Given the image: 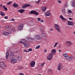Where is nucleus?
I'll return each instance as SVG.
<instances>
[{
  "label": "nucleus",
  "mask_w": 75,
  "mask_h": 75,
  "mask_svg": "<svg viewBox=\"0 0 75 75\" xmlns=\"http://www.w3.org/2000/svg\"><path fill=\"white\" fill-rule=\"evenodd\" d=\"M28 40L29 41H36V40H35L34 38H31L30 37L28 38Z\"/></svg>",
  "instance_id": "10"
},
{
  "label": "nucleus",
  "mask_w": 75,
  "mask_h": 75,
  "mask_svg": "<svg viewBox=\"0 0 75 75\" xmlns=\"http://www.w3.org/2000/svg\"><path fill=\"white\" fill-rule=\"evenodd\" d=\"M15 30V29H11V31H15V30Z\"/></svg>",
  "instance_id": "44"
},
{
  "label": "nucleus",
  "mask_w": 75,
  "mask_h": 75,
  "mask_svg": "<svg viewBox=\"0 0 75 75\" xmlns=\"http://www.w3.org/2000/svg\"><path fill=\"white\" fill-rule=\"evenodd\" d=\"M46 9H47V7L45 6L43 7L42 8V11H43V12H45L46 10Z\"/></svg>",
  "instance_id": "21"
},
{
  "label": "nucleus",
  "mask_w": 75,
  "mask_h": 75,
  "mask_svg": "<svg viewBox=\"0 0 75 75\" xmlns=\"http://www.w3.org/2000/svg\"><path fill=\"white\" fill-rule=\"evenodd\" d=\"M0 66L1 68H3L5 69L6 68V64L4 63V62H1L0 63Z\"/></svg>",
  "instance_id": "2"
},
{
  "label": "nucleus",
  "mask_w": 75,
  "mask_h": 75,
  "mask_svg": "<svg viewBox=\"0 0 75 75\" xmlns=\"http://www.w3.org/2000/svg\"><path fill=\"white\" fill-rule=\"evenodd\" d=\"M25 42H26V40L25 39H23L21 40V43L22 44H24V43H25Z\"/></svg>",
  "instance_id": "25"
},
{
  "label": "nucleus",
  "mask_w": 75,
  "mask_h": 75,
  "mask_svg": "<svg viewBox=\"0 0 75 75\" xmlns=\"http://www.w3.org/2000/svg\"><path fill=\"white\" fill-rule=\"evenodd\" d=\"M58 44V42H56L55 43L54 45V47H57V44Z\"/></svg>",
  "instance_id": "34"
},
{
  "label": "nucleus",
  "mask_w": 75,
  "mask_h": 75,
  "mask_svg": "<svg viewBox=\"0 0 75 75\" xmlns=\"http://www.w3.org/2000/svg\"><path fill=\"white\" fill-rule=\"evenodd\" d=\"M63 57H64V58L65 59L68 60L69 59V55L68 54H63Z\"/></svg>",
  "instance_id": "6"
},
{
  "label": "nucleus",
  "mask_w": 75,
  "mask_h": 75,
  "mask_svg": "<svg viewBox=\"0 0 75 75\" xmlns=\"http://www.w3.org/2000/svg\"><path fill=\"white\" fill-rule=\"evenodd\" d=\"M24 11V10L22 9H21L18 11V12H19V13H23Z\"/></svg>",
  "instance_id": "20"
},
{
  "label": "nucleus",
  "mask_w": 75,
  "mask_h": 75,
  "mask_svg": "<svg viewBox=\"0 0 75 75\" xmlns=\"http://www.w3.org/2000/svg\"><path fill=\"white\" fill-rule=\"evenodd\" d=\"M61 11L63 13H66V11H65V8H63L61 10Z\"/></svg>",
  "instance_id": "24"
},
{
  "label": "nucleus",
  "mask_w": 75,
  "mask_h": 75,
  "mask_svg": "<svg viewBox=\"0 0 75 75\" xmlns=\"http://www.w3.org/2000/svg\"><path fill=\"white\" fill-rule=\"evenodd\" d=\"M12 21H14V20L13 19H11Z\"/></svg>",
  "instance_id": "52"
},
{
  "label": "nucleus",
  "mask_w": 75,
  "mask_h": 75,
  "mask_svg": "<svg viewBox=\"0 0 75 75\" xmlns=\"http://www.w3.org/2000/svg\"><path fill=\"white\" fill-rule=\"evenodd\" d=\"M45 14L47 16H51V13H50L49 11L46 12L45 13Z\"/></svg>",
  "instance_id": "11"
},
{
  "label": "nucleus",
  "mask_w": 75,
  "mask_h": 75,
  "mask_svg": "<svg viewBox=\"0 0 75 75\" xmlns=\"http://www.w3.org/2000/svg\"><path fill=\"white\" fill-rule=\"evenodd\" d=\"M30 6L31 5H30V4H27L26 5H23V6L22 8H25L27 7H30Z\"/></svg>",
  "instance_id": "12"
},
{
  "label": "nucleus",
  "mask_w": 75,
  "mask_h": 75,
  "mask_svg": "<svg viewBox=\"0 0 75 75\" xmlns=\"http://www.w3.org/2000/svg\"><path fill=\"white\" fill-rule=\"evenodd\" d=\"M74 55H75V52H74Z\"/></svg>",
  "instance_id": "58"
},
{
  "label": "nucleus",
  "mask_w": 75,
  "mask_h": 75,
  "mask_svg": "<svg viewBox=\"0 0 75 75\" xmlns=\"http://www.w3.org/2000/svg\"><path fill=\"white\" fill-rule=\"evenodd\" d=\"M69 58L68 60H69V59H70L71 61H72V59H74V57L73 56H70V57H69Z\"/></svg>",
  "instance_id": "28"
},
{
  "label": "nucleus",
  "mask_w": 75,
  "mask_h": 75,
  "mask_svg": "<svg viewBox=\"0 0 75 75\" xmlns=\"http://www.w3.org/2000/svg\"><path fill=\"white\" fill-rule=\"evenodd\" d=\"M1 28V27H0V28Z\"/></svg>",
  "instance_id": "60"
},
{
  "label": "nucleus",
  "mask_w": 75,
  "mask_h": 75,
  "mask_svg": "<svg viewBox=\"0 0 75 75\" xmlns=\"http://www.w3.org/2000/svg\"><path fill=\"white\" fill-rule=\"evenodd\" d=\"M41 32H42H42H43V30H41Z\"/></svg>",
  "instance_id": "55"
},
{
  "label": "nucleus",
  "mask_w": 75,
  "mask_h": 75,
  "mask_svg": "<svg viewBox=\"0 0 75 75\" xmlns=\"http://www.w3.org/2000/svg\"><path fill=\"white\" fill-rule=\"evenodd\" d=\"M51 31H53V29H52V28L51 29Z\"/></svg>",
  "instance_id": "54"
},
{
  "label": "nucleus",
  "mask_w": 75,
  "mask_h": 75,
  "mask_svg": "<svg viewBox=\"0 0 75 75\" xmlns=\"http://www.w3.org/2000/svg\"><path fill=\"white\" fill-rule=\"evenodd\" d=\"M3 8L4 10H6V11H7V7H6V6H4L3 7Z\"/></svg>",
  "instance_id": "33"
},
{
  "label": "nucleus",
  "mask_w": 75,
  "mask_h": 75,
  "mask_svg": "<svg viewBox=\"0 0 75 75\" xmlns=\"http://www.w3.org/2000/svg\"><path fill=\"white\" fill-rule=\"evenodd\" d=\"M18 69H21V68H22L20 66H19L18 67Z\"/></svg>",
  "instance_id": "47"
},
{
  "label": "nucleus",
  "mask_w": 75,
  "mask_h": 75,
  "mask_svg": "<svg viewBox=\"0 0 75 75\" xmlns=\"http://www.w3.org/2000/svg\"><path fill=\"white\" fill-rule=\"evenodd\" d=\"M58 51L59 52H62V50H58Z\"/></svg>",
  "instance_id": "49"
},
{
  "label": "nucleus",
  "mask_w": 75,
  "mask_h": 75,
  "mask_svg": "<svg viewBox=\"0 0 75 75\" xmlns=\"http://www.w3.org/2000/svg\"><path fill=\"white\" fill-rule=\"evenodd\" d=\"M11 3H12V2L9 1L7 3V5H9L10 4H11Z\"/></svg>",
  "instance_id": "37"
},
{
  "label": "nucleus",
  "mask_w": 75,
  "mask_h": 75,
  "mask_svg": "<svg viewBox=\"0 0 75 75\" xmlns=\"http://www.w3.org/2000/svg\"><path fill=\"white\" fill-rule=\"evenodd\" d=\"M47 74H52V70L51 69H49L48 70Z\"/></svg>",
  "instance_id": "26"
},
{
  "label": "nucleus",
  "mask_w": 75,
  "mask_h": 75,
  "mask_svg": "<svg viewBox=\"0 0 75 75\" xmlns=\"http://www.w3.org/2000/svg\"><path fill=\"white\" fill-rule=\"evenodd\" d=\"M31 14H35V15H36L38 16V13L36 12V11H32L30 13Z\"/></svg>",
  "instance_id": "7"
},
{
  "label": "nucleus",
  "mask_w": 75,
  "mask_h": 75,
  "mask_svg": "<svg viewBox=\"0 0 75 75\" xmlns=\"http://www.w3.org/2000/svg\"><path fill=\"white\" fill-rule=\"evenodd\" d=\"M10 53L11 54H10L9 57H10L11 59V58H13L14 57V52L11 51H10Z\"/></svg>",
  "instance_id": "5"
},
{
  "label": "nucleus",
  "mask_w": 75,
  "mask_h": 75,
  "mask_svg": "<svg viewBox=\"0 0 75 75\" xmlns=\"http://www.w3.org/2000/svg\"><path fill=\"white\" fill-rule=\"evenodd\" d=\"M18 4L16 3L15 2L12 5V6L14 7H18Z\"/></svg>",
  "instance_id": "19"
},
{
  "label": "nucleus",
  "mask_w": 75,
  "mask_h": 75,
  "mask_svg": "<svg viewBox=\"0 0 75 75\" xmlns=\"http://www.w3.org/2000/svg\"><path fill=\"white\" fill-rule=\"evenodd\" d=\"M52 54H50L48 56H47V59L51 61L52 59Z\"/></svg>",
  "instance_id": "4"
},
{
  "label": "nucleus",
  "mask_w": 75,
  "mask_h": 75,
  "mask_svg": "<svg viewBox=\"0 0 75 75\" xmlns=\"http://www.w3.org/2000/svg\"><path fill=\"white\" fill-rule=\"evenodd\" d=\"M9 55V53L8 52H7L6 53V59H8V55Z\"/></svg>",
  "instance_id": "27"
},
{
  "label": "nucleus",
  "mask_w": 75,
  "mask_h": 75,
  "mask_svg": "<svg viewBox=\"0 0 75 75\" xmlns=\"http://www.w3.org/2000/svg\"><path fill=\"white\" fill-rule=\"evenodd\" d=\"M58 3H59V4H60V3H61V1L60 0H59L58 1Z\"/></svg>",
  "instance_id": "45"
},
{
  "label": "nucleus",
  "mask_w": 75,
  "mask_h": 75,
  "mask_svg": "<svg viewBox=\"0 0 75 75\" xmlns=\"http://www.w3.org/2000/svg\"><path fill=\"white\" fill-rule=\"evenodd\" d=\"M46 37L47 35H45V33H43L42 34V35L41 36V38L39 35H34L33 37L34 38V39H35V40H40L41 38H44V36Z\"/></svg>",
  "instance_id": "1"
},
{
  "label": "nucleus",
  "mask_w": 75,
  "mask_h": 75,
  "mask_svg": "<svg viewBox=\"0 0 75 75\" xmlns=\"http://www.w3.org/2000/svg\"><path fill=\"white\" fill-rule=\"evenodd\" d=\"M3 35H8L9 34V33L6 31H4L3 33Z\"/></svg>",
  "instance_id": "17"
},
{
  "label": "nucleus",
  "mask_w": 75,
  "mask_h": 75,
  "mask_svg": "<svg viewBox=\"0 0 75 75\" xmlns=\"http://www.w3.org/2000/svg\"><path fill=\"white\" fill-rule=\"evenodd\" d=\"M30 66L31 67H34L35 64V61H32L30 62Z\"/></svg>",
  "instance_id": "3"
},
{
  "label": "nucleus",
  "mask_w": 75,
  "mask_h": 75,
  "mask_svg": "<svg viewBox=\"0 0 75 75\" xmlns=\"http://www.w3.org/2000/svg\"><path fill=\"white\" fill-rule=\"evenodd\" d=\"M44 51H45V52H47V50H44Z\"/></svg>",
  "instance_id": "51"
},
{
  "label": "nucleus",
  "mask_w": 75,
  "mask_h": 75,
  "mask_svg": "<svg viewBox=\"0 0 75 75\" xmlns=\"http://www.w3.org/2000/svg\"><path fill=\"white\" fill-rule=\"evenodd\" d=\"M11 62L13 64H15L17 62V60L16 59H12L11 61Z\"/></svg>",
  "instance_id": "13"
},
{
  "label": "nucleus",
  "mask_w": 75,
  "mask_h": 75,
  "mask_svg": "<svg viewBox=\"0 0 75 75\" xmlns=\"http://www.w3.org/2000/svg\"><path fill=\"white\" fill-rule=\"evenodd\" d=\"M11 25H8L6 26V28L7 29V28H11Z\"/></svg>",
  "instance_id": "31"
},
{
  "label": "nucleus",
  "mask_w": 75,
  "mask_h": 75,
  "mask_svg": "<svg viewBox=\"0 0 75 75\" xmlns=\"http://www.w3.org/2000/svg\"><path fill=\"white\" fill-rule=\"evenodd\" d=\"M40 22H41V23H42V22H43V20H41Z\"/></svg>",
  "instance_id": "50"
},
{
  "label": "nucleus",
  "mask_w": 75,
  "mask_h": 75,
  "mask_svg": "<svg viewBox=\"0 0 75 75\" xmlns=\"http://www.w3.org/2000/svg\"><path fill=\"white\" fill-rule=\"evenodd\" d=\"M0 14H1L2 16H4L5 15V13H4L1 11V13H0Z\"/></svg>",
  "instance_id": "29"
},
{
  "label": "nucleus",
  "mask_w": 75,
  "mask_h": 75,
  "mask_svg": "<svg viewBox=\"0 0 75 75\" xmlns=\"http://www.w3.org/2000/svg\"><path fill=\"white\" fill-rule=\"evenodd\" d=\"M55 52H56V50L54 49L52 50L51 51L52 54H53V55H55L56 54Z\"/></svg>",
  "instance_id": "14"
},
{
  "label": "nucleus",
  "mask_w": 75,
  "mask_h": 75,
  "mask_svg": "<svg viewBox=\"0 0 75 75\" xmlns=\"http://www.w3.org/2000/svg\"><path fill=\"white\" fill-rule=\"evenodd\" d=\"M59 18L61 19V20H67L66 19H65L64 18L62 15H60L59 16Z\"/></svg>",
  "instance_id": "22"
},
{
  "label": "nucleus",
  "mask_w": 75,
  "mask_h": 75,
  "mask_svg": "<svg viewBox=\"0 0 75 75\" xmlns=\"http://www.w3.org/2000/svg\"><path fill=\"white\" fill-rule=\"evenodd\" d=\"M73 34H75V31L74 32Z\"/></svg>",
  "instance_id": "57"
},
{
  "label": "nucleus",
  "mask_w": 75,
  "mask_h": 75,
  "mask_svg": "<svg viewBox=\"0 0 75 75\" xmlns=\"http://www.w3.org/2000/svg\"><path fill=\"white\" fill-rule=\"evenodd\" d=\"M69 20H72L73 18H69Z\"/></svg>",
  "instance_id": "48"
},
{
  "label": "nucleus",
  "mask_w": 75,
  "mask_h": 75,
  "mask_svg": "<svg viewBox=\"0 0 75 75\" xmlns=\"http://www.w3.org/2000/svg\"><path fill=\"white\" fill-rule=\"evenodd\" d=\"M41 1V0H38V1H36L35 3L36 4H38V3H39V2Z\"/></svg>",
  "instance_id": "36"
},
{
  "label": "nucleus",
  "mask_w": 75,
  "mask_h": 75,
  "mask_svg": "<svg viewBox=\"0 0 75 75\" xmlns=\"http://www.w3.org/2000/svg\"><path fill=\"white\" fill-rule=\"evenodd\" d=\"M8 17L7 16H6L4 17V18H5V19H8Z\"/></svg>",
  "instance_id": "40"
},
{
  "label": "nucleus",
  "mask_w": 75,
  "mask_h": 75,
  "mask_svg": "<svg viewBox=\"0 0 75 75\" xmlns=\"http://www.w3.org/2000/svg\"><path fill=\"white\" fill-rule=\"evenodd\" d=\"M66 43L67 44H69V45H71V44H72V43L69 41H67Z\"/></svg>",
  "instance_id": "32"
},
{
  "label": "nucleus",
  "mask_w": 75,
  "mask_h": 75,
  "mask_svg": "<svg viewBox=\"0 0 75 75\" xmlns=\"http://www.w3.org/2000/svg\"><path fill=\"white\" fill-rule=\"evenodd\" d=\"M28 51H32V49L30 48L28 50Z\"/></svg>",
  "instance_id": "39"
},
{
  "label": "nucleus",
  "mask_w": 75,
  "mask_h": 75,
  "mask_svg": "<svg viewBox=\"0 0 75 75\" xmlns=\"http://www.w3.org/2000/svg\"><path fill=\"white\" fill-rule=\"evenodd\" d=\"M24 52H29V51H28L27 50H26L25 49L24 50Z\"/></svg>",
  "instance_id": "41"
},
{
  "label": "nucleus",
  "mask_w": 75,
  "mask_h": 75,
  "mask_svg": "<svg viewBox=\"0 0 75 75\" xmlns=\"http://www.w3.org/2000/svg\"><path fill=\"white\" fill-rule=\"evenodd\" d=\"M61 67H62L61 64H59L58 66V70L59 71H60L61 69Z\"/></svg>",
  "instance_id": "16"
},
{
  "label": "nucleus",
  "mask_w": 75,
  "mask_h": 75,
  "mask_svg": "<svg viewBox=\"0 0 75 75\" xmlns=\"http://www.w3.org/2000/svg\"><path fill=\"white\" fill-rule=\"evenodd\" d=\"M0 6L1 7H2V6H3V5L2 4H1L0 5Z\"/></svg>",
  "instance_id": "53"
},
{
  "label": "nucleus",
  "mask_w": 75,
  "mask_h": 75,
  "mask_svg": "<svg viewBox=\"0 0 75 75\" xmlns=\"http://www.w3.org/2000/svg\"><path fill=\"white\" fill-rule=\"evenodd\" d=\"M71 6L72 7H75V0H73L72 1Z\"/></svg>",
  "instance_id": "18"
},
{
  "label": "nucleus",
  "mask_w": 75,
  "mask_h": 75,
  "mask_svg": "<svg viewBox=\"0 0 75 75\" xmlns=\"http://www.w3.org/2000/svg\"><path fill=\"white\" fill-rule=\"evenodd\" d=\"M19 75H24V74H23V73H20Z\"/></svg>",
  "instance_id": "46"
},
{
  "label": "nucleus",
  "mask_w": 75,
  "mask_h": 75,
  "mask_svg": "<svg viewBox=\"0 0 75 75\" xmlns=\"http://www.w3.org/2000/svg\"><path fill=\"white\" fill-rule=\"evenodd\" d=\"M21 57L20 56L18 57L17 59V60L18 61H21Z\"/></svg>",
  "instance_id": "30"
},
{
  "label": "nucleus",
  "mask_w": 75,
  "mask_h": 75,
  "mask_svg": "<svg viewBox=\"0 0 75 75\" xmlns=\"http://www.w3.org/2000/svg\"><path fill=\"white\" fill-rule=\"evenodd\" d=\"M40 46L39 45H38L35 47V48L36 49H38V48H40Z\"/></svg>",
  "instance_id": "35"
},
{
  "label": "nucleus",
  "mask_w": 75,
  "mask_h": 75,
  "mask_svg": "<svg viewBox=\"0 0 75 75\" xmlns=\"http://www.w3.org/2000/svg\"><path fill=\"white\" fill-rule=\"evenodd\" d=\"M65 7H67V5H65Z\"/></svg>",
  "instance_id": "56"
},
{
  "label": "nucleus",
  "mask_w": 75,
  "mask_h": 75,
  "mask_svg": "<svg viewBox=\"0 0 75 75\" xmlns=\"http://www.w3.org/2000/svg\"><path fill=\"white\" fill-rule=\"evenodd\" d=\"M38 75H41V74H38Z\"/></svg>",
  "instance_id": "59"
},
{
  "label": "nucleus",
  "mask_w": 75,
  "mask_h": 75,
  "mask_svg": "<svg viewBox=\"0 0 75 75\" xmlns=\"http://www.w3.org/2000/svg\"><path fill=\"white\" fill-rule=\"evenodd\" d=\"M45 64V63H43L42 64H40L41 67H43V65Z\"/></svg>",
  "instance_id": "42"
},
{
  "label": "nucleus",
  "mask_w": 75,
  "mask_h": 75,
  "mask_svg": "<svg viewBox=\"0 0 75 75\" xmlns=\"http://www.w3.org/2000/svg\"><path fill=\"white\" fill-rule=\"evenodd\" d=\"M68 11L69 13H71L72 11H71L70 10H69Z\"/></svg>",
  "instance_id": "43"
},
{
  "label": "nucleus",
  "mask_w": 75,
  "mask_h": 75,
  "mask_svg": "<svg viewBox=\"0 0 75 75\" xmlns=\"http://www.w3.org/2000/svg\"><path fill=\"white\" fill-rule=\"evenodd\" d=\"M29 45H30V44H29V43L28 42H25V44L23 45V46L25 48L28 47H29Z\"/></svg>",
  "instance_id": "9"
},
{
  "label": "nucleus",
  "mask_w": 75,
  "mask_h": 75,
  "mask_svg": "<svg viewBox=\"0 0 75 75\" xmlns=\"http://www.w3.org/2000/svg\"><path fill=\"white\" fill-rule=\"evenodd\" d=\"M23 27V25L22 24H21L18 27V30H21L22 28Z\"/></svg>",
  "instance_id": "23"
},
{
  "label": "nucleus",
  "mask_w": 75,
  "mask_h": 75,
  "mask_svg": "<svg viewBox=\"0 0 75 75\" xmlns=\"http://www.w3.org/2000/svg\"><path fill=\"white\" fill-rule=\"evenodd\" d=\"M68 25H74V23L72 22H70L69 21H68Z\"/></svg>",
  "instance_id": "15"
},
{
  "label": "nucleus",
  "mask_w": 75,
  "mask_h": 75,
  "mask_svg": "<svg viewBox=\"0 0 75 75\" xmlns=\"http://www.w3.org/2000/svg\"><path fill=\"white\" fill-rule=\"evenodd\" d=\"M37 19L38 21H41V18H38Z\"/></svg>",
  "instance_id": "38"
},
{
  "label": "nucleus",
  "mask_w": 75,
  "mask_h": 75,
  "mask_svg": "<svg viewBox=\"0 0 75 75\" xmlns=\"http://www.w3.org/2000/svg\"><path fill=\"white\" fill-rule=\"evenodd\" d=\"M54 27L56 28V30H57L58 31H59L60 29H59V26L56 24H54Z\"/></svg>",
  "instance_id": "8"
}]
</instances>
